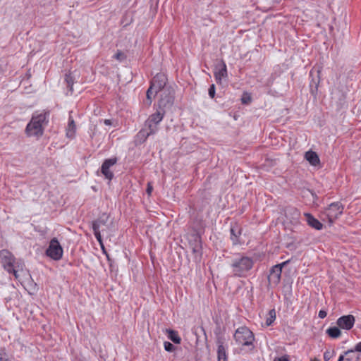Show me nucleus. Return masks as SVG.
I'll return each instance as SVG.
<instances>
[{"label": "nucleus", "instance_id": "2eb2a0df", "mask_svg": "<svg viewBox=\"0 0 361 361\" xmlns=\"http://www.w3.org/2000/svg\"><path fill=\"white\" fill-rule=\"evenodd\" d=\"M217 360L218 361H227V354L226 348L224 345V343L221 339L217 341Z\"/></svg>", "mask_w": 361, "mask_h": 361}, {"label": "nucleus", "instance_id": "79ce46f5", "mask_svg": "<svg viewBox=\"0 0 361 361\" xmlns=\"http://www.w3.org/2000/svg\"><path fill=\"white\" fill-rule=\"evenodd\" d=\"M0 361H7V359L2 356V354L1 352H0Z\"/></svg>", "mask_w": 361, "mask_h": 361}, {"label": "nucleus", "instance_id": "9d476101", "mask_svg": "<svg viewBox=\"0 0 361 361\" xmlns=\"http://www.w3.org/2000/svg\"><path fill=\"white\" fill-rule=\"evenodd\" d=\"M355 322V317L352 314H348L339 317L336 321V324L341 329L348 331L353 327Z\"/></svg>", "mask_w": 361, "mask_h": 361}, {"label": "nucleus", "instance_id": "412c9836", "mask_svg": "<svg viewBox=\"0 0 361 361\" xmlns=\"http://www.w3.org/2000/svg\"><path fill=\"white\" fill-rule=\"evenodd\" d=\"M75 133V124L73 119H70L68 124L66 135L68 137L73 138Z\"/></svg>", "mask_w": 361, "mask_h": 361}, {"label": "nucleus", "instance_id": "a19ab883", "mask_svg": "<svg viewBox=\"0 0 361 361\" xmlns=\"http://www.w3.org/2000/svg\"><path fill=\"white\" fill-rule=\"evenodd\" d=\"M345 354L344 355H340L338 361H345Z\"/></svg>", "mask_w": 361, "mask_h": 361}, {"label": "nucleus", "instance_id": "e433bc0d", "mask_svg": "<svg viewBox=\"0 0 361 361\" xmlns=\"http://www.w3.org/2000/svg\"><path fill=\"white\" fill-rule=\"evenodd\" d=\"M250 101H251V98L249 96L247 97H243L241 99V102L243 104H248L249 102H250Z\"/></svg>", "mask_w": 361, "mask_h": 361}, {"label": "nucleus", "instance_id": "7ed1b4c3", "mask_svg": "<svg viewBox=\"0 0 361 361\" xmlns=\"http://www.w3.org/2000/svg\"><path fill=\"white\" fill-rule=\"evenodd\" d=\"M253 260L247 256L235 258L231 264L233 273L238 277H244L253 267Z\"/></svg>", "mask_w": 361, "mask_h": 361}, {"label": "nucleus", "instance_id": "4468645a", "mask_svg": "<svg viewBox=\"0 0 361 361\" xmlns=\"http://www.w3.org/2000/svg\"><path fill=\"white\" fill-rule=\"evenodd\" d=\"M108 221V216H105L104 215L100 216L97 220L92 221V229L97 227V230H100L102 232H105L106 229L103 227H106V223Z\"/></svg>", "mask_w": 361, "mask_h": 361}, {"label": "nucleus", "instance_id": "1a4fd4ad", "mask_svg": "<svg viewBox=\"0 0 361 361\" xmlns=\"http://www.w3.org/2000/svg\"><path fill=\"white\" fill-rule=\"evenodd\" d=\"M117 161L118 159L116 157L107 159L104 161L102 165L101 173L109 180H111L114 178V173L110 170V168L114 166L117 163Z\"/></svg>", "mask_w": 361, "mask_h": 361}, {"label": "nucleus", "instance_id": "39448f33", "mask_svg": "<svg viewBox=\"0 0 361 361\" xmlns=\"http://www.w3.org/2000/svg\"><path fill=\"white\" fill-rule=\"evenodd\" d=\"M189 247L196 262H200L202 255V239L199 234L193 233L188 235Z\"/></svg>", "mask_w": 361, "mask_h": 361}, {"label": "nucleus", "instance_id": "5701e85b", "mask_svg": "<svg viewBox=\"0 0 361 361\" xmlns=\"http://www.w3.org/2000/svg\"><path fill=\"white\" fill-rule=\"evenodd\" d=\"M345 361H358L359 355L355 354V350H348L345 352Z\"/></svg>", "mask_w": 361, "mask_h": 361}, {"label": "nucleus", "instance_id": "a211bd4d", "mask_svg": "<svg viewBox=\"0 0 361 361\" xmlns=\"http://www.w3.org/2000/svg\"><path fill=\"white\" fill-rule=\"evenodd\" d=\"M164 114V112L158 111L156 113L150 115L147 120H148V123H152L158 126L159 123L162 121Z\"/></svg>", "mask_w": 361, "mask_h": 361}, {"label": "nucleus", "instance_id": "c756f323", "mask_svg": "<svg viewBox=\"0 0 361 361\" xmlns=\"http://www.w3.org/2000/svg\"><path fill=\"white\" fill-rule=\"evenodd\" d=\"M94 234L95 235V238H97V241L99 243V244L102 246V235H101V231L97 230V227L93 230Z\"/></svg>", "mask_w": 361, "mask_h": 361}, {"label": "nucleus", "instance_id": "aec40b11", "mask_svg": "<svg viewBox=\"0 0 361 361\" xmlns=\"http://www.w3.org/2000/svg\"><path fill=\"white\" fill-rule=\"evenodd\" d=\"M166 331L168 334L169 338L174 343L179 344L180 343L181 338L179 337L177 331L172 329H166Z\"/></svg>", "mask_w": 361, "mask_h": 361}, {"label": "nucleus", "instance_id": "f8f14e48", "mask_svg": "<svg viewBox=\"0 0 361 361\" xmlns=\"http://www.w3.org/2000/svg\"><path fill=\"white\" fill-rule=\"evenodd\" d=\"M214 75L218 84H221L222 80L228 77L226 65L224 61L216 65Z\"/></svg>", "mask_w": 361, "mask_h": 361}, {"label": "nucleus", "instance_id": "f704fd0d", "mask_svg": "<svg viewBox=\"0 0 361 361\" xmlns=\"http://www.w3.org/2000/svg\"><path fill=\"white\" fill-rule=\"evenodd\" d=\"M353 350H355V353H360L361 352V342L356 344L354 349H352Z\"/></svg>", "mask_w": 361, "mask_h": 361}, {"label": "nucleus", "instance_id": "72a5a7b5", "mask_svg": "<svg viewBox=\"0 0 361 361\" xmlns=\"http://www.w3.org/2000/svg\"><path fill=\"white\" fill-rule=\"evenodd\" d=\"M318 83H319V81L317 82H314V87H313L312 84H310V90H311L312 94H314L317 92Z\"/></svg>", "mask_w": 361, "mask_h": 361}, {"label": "nucleus", "instance_id": "a878e982", "mask_svg": "<svg viewBox=\"0 0 361 361\" xmlns=\"http://www.w3.org/2000/svg\"><path fill=\"white\" fill-rule=\"evenodd\" d=\"M240 233H241L240 230H238L236 232L235 228H231V238L233 244L235 245L239 242L238 235H240Z\"/></svg>", "mask_w": 361, "mask_h": 361}, {"label": "nucleus", "instance_id": "dca6fc26", "mask_svg": "<svg viewBox=\"0 0 361 361\" xmlns=\"http://www.w3.org/2000/svg\"><path fill=\"white\" fill-rule=\"evenodd\" d=\"M149 135H151L148 133L147 128H142L136 135V145H141L144 143Z\"/></svg>", "mask_w": 361, "mask_h": 361}, {"label": "nucleus", "instance_id": "b1692460", "mask_svg": "<svg viewBox=\"0 0 361 361\" xmlns=\"http://www.w3.org/2000/svg\"><path fill=\"white\" fill-rule=\"evenodd\" d=\"M65 82L66 83L67 87L68 88L69 91L71 92H73V85L74 83V79H73V76L71 75V73H66L65 75Z\"/></svg>", "mask_w": 361, "mask_h": 361}, {"label": "nucleus", "instance_id": "f03ea898", "mask_svg": "<svg viewBox=\"0 0 361 361\" xmlns=\"http://www.w3.org/2000/svg\"><path fill=\"white\" fill-rule=\"evenodd\" d=\"M47 118V113L46 112L33 115L25 128L27 135L30 137H39L42 135L44 131L43 125L48 122Z\"/></svg>", "mask_w": 361, "mask_h": 361}, {"label": "nucleus", "instance_id": "9b49d317", "mask_svg": "<svg viewBox=\"0 0 361 361\" xmlns=\"http://www.w3.org/2000/svg\"><path fill=\"white\" fill-rule=\"evenodd\" d=\"M166 84V77L163 73H157L152 79L150 87L154 90V93L157 94L161 91Z\"/></svg>", "mask_w": 361, "mask_h": 361}, {"label": "nucleus", "instance_id": "bb28decb", "mask_svg": "<svg viewBox=\"0 0 361 361\" xmlns=\"http://www.w3.org/2000/svg\"><path fill=\"white\" fill-rule=\"evenodd\" d=\"M156 94H157L154 93V90L149 86L146 94L148 105L152 104V98H154Z\"/></svg>", "mask_w": 361, "mask_h": 361}, {"label": "nucleus", "instance_id": "0eeeda50", "mask_svg": "<svg viewBox=\"0 0 361 361\" xmlns=\"http://www.w3.org/2000/svg\"><path fill=\"white\" fill-rule=\"evenodd\" d=\"M46 253L47 256L54 260H59L62 257L63 249L60 245L59 242L56 238H53L49 243Z\"/></svg>", "mask_w": 361, "mask_h": 361}, {"label": "nucleus", "instance_id": "20e7f679", "mask_svg": "<svg viewBox=\"0 0 361 361\" xmlns=\"http://www.w3.org/2000/svg\"><path fill=\"white\" fill-rule=\"evenodd\" d=\"M235 342L243 346H251L254 348L253 342L255 341L254 334L246 326L238 328L234 334Z\"/></svg>", "mask_w": 361, "mask_h": 361}, {"label": "nucleus", "instance_id": "4c0bfd02", "mask_svg": "<svg viewBox=\"0 0 361 361\" xmlns=\"http://www.w3.org/2000/svg\"><path fill=\"white\" fill-rule=\"evenodd\" d=\"M152 189H153L152 186V185H151V184L149 183L147 184V190H146L147 193L149 195H151L152 191Z\"/></svg>", "mask_w": 361, "mask_h": 361}, {"label": "nucleus", "instance_id": "f257e3e1", "mask_svg": "<svg viewBox=\"0 0 361 361\" xmlns=\"http://www.w3.org/2000/svg\"><path fill=\"white\" fill-rule=\"evenodd\" d=\"M0 263L8 273L13 274L16 279L19 280L20 274L25 271V264L22 260H16L8 250L0 251Z\"/></svg>", "mask_w": 361, "mask_h": 361}, {"label": "nucleus", "instance_id": "393cba45", "mask_svg": "<svg viewBox=\"0 0 361 361\" xmlns=\"http://www.w3.org/2000/svg\"><path fill=\"white\" fill-rule=\"evenodd\" d=\"M276 319V312L274 309L270 310L268 313V317L266 319L267 326H270Z\"/></svg>", "mask_w": 361, "mask_h": 361}, {"label": "nucleus", "instance_id": "ddd939ff", "mask_svg": "<svg viewBox=\"0 0 361 361\" xmlns=\"http://www.w3.org/2000/svg\"><path fill=\"white\" fill-rule=\"evenodd\" d=\"M304 215L306 217L307 224L312 228L316 230H321L323 227V224L317 219H315L311 214L305 213Z\"/></svg>", "mask_w": 361, "mask_h": 361}, {"label": "nucleus", "instance_id": "37998d69", "mask_svg": "<svg viewBox=\"0 0 361 361\" xmlns=\"http://www.w3.org/2000/svg\"><path fill=\"white\" fill-rule=\"evenodd\" d=\"M310 361H319V360L317 359V357H314V358L311 359Z\"/></svg>", "mask_w": 361, "mask_h": 361}, {"label": "nucleus", "instance_id": "2f4dec72", "mask_svg": "<svg viewBox=\"0 0 361 361\" xmlns=\"http://www.w3.org/2000/svg\"><path fill=\"white\" fill-rule=\"evenodd\" d=\"M208 92L209 97L214 98L215 96V85L214 84L210 85Z\"/></svg>", "mask_w": 361, "mask_h": 361}, {"label": "nucleus", "instance_id": "4be33fe9", "mask_svg": "<svg viewBox=\"0 0 361 361\" xmlns=\"http://www.w3.org/2000/svg\"><path fill=\"white\" fill-rule=\"evenodd\" d=\"M144 128H147L148 133L150 135L155 134L158 131V129H159L157 125L152 123H148V120H146V121L145 123Z\"/></svg>", "mask_w": 361, "mask_h": 361}, {"label": "nucleus", "instance_id": "7c9ffc66", "mask_svg": "<svg viewBox=\"0 0 361 361\" xmlns=\"http://www.w3.org/2000/svg\"><path fill=\"white\" fill-rule=\"evenodd\" d=\"M164 345V349L168 352H172L175 349L174 345L169 341H165Z\"/></svg>", "mask_w": 361, "mask_h": 361}, {"label": "nucleus", "instance_id": "cd10ccee", "mask_svg": "<svg viewBox=\"0 0 361 361\" xmlns=\"http://www.w3.org/2000/svg\"><path fill=\"white\" fill-rule=\"evenodd\" d=\"M336 354V352L334 349L326 350L324 353V361H329L331 360Z\"/></svg>", "mask_w": 361, "mask_h": 361}, {"label": "nucleus", "instance_id": "c9c22d12", "mask_svg": "<svg viewBox=\"0 0 361 361\" xmlns=\"http://www.w3.org/2000/svg\"><path fill=\"white\" fill-rule=\"evenodd\" d=\"M326 315H327V313L325 310H320L318 314L319 317L321 319L325 318L326 317Z\"/></svg>", "mask_w": 361, "mask_h": 361}, {"label": "nucleus", "instance_id": "f3484780", "mask_svg": "<svg viewBox=\"0 0 361 361\" xmlns=\"http://www.w3.org/2000/svg\"><path fill=\"white\" fill-rule=\"evenodd\" d=\"M305 157L312 166H317L319 164V158L317 154L313 151L307 152Z\"/></svg>", "mask_w": 361, "mask_h": 361}, {"label": "nucleus", "instance_id": "473e14b6", "mask_svg": "<svg viewBox=\"0 0 361 361\" xmlns=\"http://www.w3.org/2000/svg\"><path fill=\"white\" fill-rule=\"evenodd\" d=\"M126 57L125 54L121 52V51H118L116 54H115V58L117 59V60H119V61H122L123 59H124Z\"/></svg>", "mask_w": 361, "mask_h": 361}, {"label": "nucleus", "instance_id": "423d86ee", "mask_svg": "<svg viewBox=\"0 0 361 361\" xmlns=\"http://www.w3.org/2000/svg\"><path fill=\"white\" fill-rule=\"evenodd\" d=\"M343 206L341 203L337 202L331 203L326 209L324 214L328 219L329 224L331 225L338 218V216L343 214Z\"/></svg>", "mask_w": 361, "mask_h": 361}, {"label": "nucleus", "instance_id": "ea45409f", "mask_svg": "<svg viewBox=\"0 0 361 361\" xmlns=\"http://www.w3.org/2000/svg\"><path fill=\"white\" fill-rule=\"evenodd\" d=\"M104 123L105 125L109 126V125H111L112 122H111V120H110V119H105Z\"/></svg>", "mask_w": 361, "mask_h": 361}, {"label": "nucleus", "instance_id": "6e6552de", "mask_svg": "<svg viewBox=\"0 0 361 361\" xmlns=\"http://www.w3.org/2000/svg\"><path fill=\"white\" fill-rule=\"evenodd\" d=\"M289 262V260L283 262L281 264H276L274 266L271 270L270 273L268 276V281L271 284L277 285L280 282L282 268L283 266L287 264Z\"/></svg>", "mask_w": 361, "mask_h": 361}, {"label": "nucleus", "instance_id": "58836bf2", "mask_svg": "<svg viewBox=\"0 0 361 361\" xmlns=\"http://www.w3.org/2000/svg\"><path fill=\"white\" fill-rule=\"evenodd\" d=\"M274 361H289L288 359L286 357H276Z\"/></svg>", "mask_w": 361, "mask_h": 361}, {"label": "nucleus", "instance_id": "c85d7f7f", "mask_svg": "<svg viewBox=\"0 0 361 361\" xmlns=\"http://www.w3.org/2000/svg\"><path fill=\"white\" fill-rule=\"evenodd\" d=\"M173 98L172 96H167L166 99L161 98L160 100V105L166 106L167 104H171L173 103Z\"/></svg>", "mask_w": 361, "mask_h": 361}, {"label": "nucleus", "instance_id": "6ab92c4d", "mask_svg": "<svg viewBox=\"0 0 361 361\" xmlns=\"http://www.w3.org/2000/svg\"><path fill=\"white\" fill-rule=\"evenodd\" d=\"M326 334L331 338H338L341 336V331L338 326H332L326 329Z\"/></svg>", "mask_w": 361, "mask_h": 361}]
</instances>
